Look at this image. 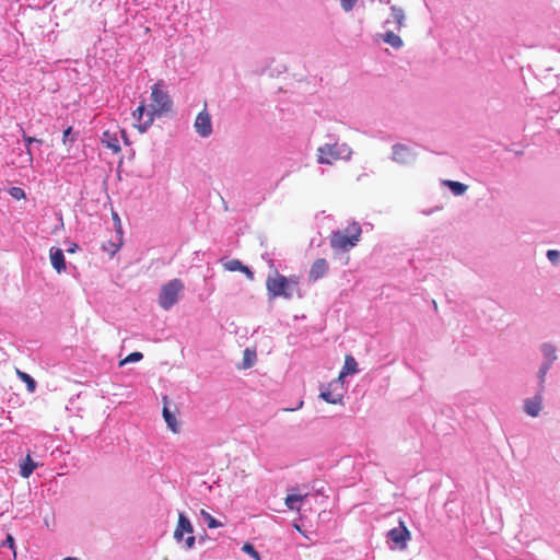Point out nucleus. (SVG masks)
<instances>
[{"instance_id":"nucleus-18","label":"nucleus","mask_w":560,"mask_h":560,"mask_svg":"<svg viewBox=\"0 0 560 560\" xmlns=\"http://www.w3.org/2000/svg\"><path fill=\"white\" fill-rule=\"evenodd\" d=\"M36 467L37 464L31 458L30 455H27L24 459V463L21 465L20 474L23 478H28Z\"/></svg>"},{"instance_id":"nucleus-7","label":"nucleus","mask_w":560,"mask_h":560,"mask_svg":"<svg viewBox=\"0 0 560 560\" xmlns=\"http://www.w3.org/2000/svg\"><path fill=\"white\" fill-rule=\"evenodd\" d=\"M387 535L389 539L400 549H405L407 541L410 539V532L402 522H400L398 527L392 528Z\"/></svg>"},{"instance_id":"nucleus-20","label":"nucleus","mask_w":560,"mask_h":560,"mask_svg":"<svg viewBox=\"0 0 560 560\" xmlns=\"http://www.w3.org/2000/svg\"><path fill=\"white\" fill-rule=\"evenodd\" d=\"M256 358H257L256 351L254 349L246 348L244 350V355H243V368L244 369L252 368L256 362Z\"/></svg>"},{"instance_id":"nucleus-6","label":"nucleus","mask_w":560,"mask_h":560,"mask_svg":"<svg viewBox=\"0 0 560 560\" xmlns=\"http://www.w3.org/2000/svg\"><path fill=\"white\" fill-rule=\"evenodd\" d=\"M317 162L320 164H332L341 159L343 151L335 144H325L317 149Z\"/></svg>"},{"instance_id":"nucleus-39","label":"nucleus","mask_w":560,"mask_h":560,"mask_svg":"<svg viewBox=\"0 0 560 560\" xmlns=\"http://www.w3.org/2000/svg\"><path fill=\"white\" fill-rule=\"evenodd\" d=\"M35 142H36V143L42 144V143H43V140H42V139H37V138H35Z\"/></svg>"},{"instance_id":"nucleus-5","label":"nucleus","mask_w":560,"mask_h":560,"mask_svg":"<svg viewBox=\"0 0 560 560\" xmlns=\"http://www.w3.org/2000/svg\"><path fill=\"white\" fill-rule=\"evenodd\" d=\"M188 536L185 539L186 549H192L195 547L196 537L194 536V527L190 521L186 517L184 513L178 514L177 525L174 530V539L177 542L183 541L184 535Z\"/></svg>"},{"instance_id":"nucleus-38","label":"nucleus","mask_w":560,"mask_h":560,"mask_svg":"<svg viewBox=\"0 0 560 560\" xmlns=\"http://www.w3.org/2000/svg\"><path fill=\"white\" fill-rule=\"evenodd\" d=\"M113 219L114 221H116L117 223H120V220H119V217L117 213H113Z\"/></svg>"},{"instance_id":"nucleus-28","label":"nucleus","mask_w":560,"mask_h":560,"mask_svg":"<svg viewBox=\"0 0 560 560\" xmlns=\"http://www.w3.org/2000/svg\"><path fill=\"white\" fill-rule=\"evenodd\" d=\"M142 358L143 354L141 352H132L119 362V366H122L127 363L138 362L142 360Z\"/></svg>"},{"instance_id":"nucleus-9","label":"nucleus","mask_w":560,"mask_h":560,"mask_svg":"<svg viewBox=\"0 0 560 560\" xmlns=\"http://www.w3.org/2000/svg\"><path fill=\"white\" fill-rule=\"evenodd\" d=\"M329 269V265L326 259L318 258L316 259L313 265L311 266L310 272H308V280L310 281H317L318 279L323 278Z\"/></svg>"},{"instance_id":"nucleus-22","label":"nucleus","mask_w":560,"mask_h":560,"mask_svg":"<svg viewBox=\"0 0 560 560\" xmlns=\"http://www.w3.org/2000/svg\"><path fill=\"white\" fill-rule=\"evenodd\" d=\"M383 39L385 43L389 44L394 48H399L402 46L401 38L398 35H396L394 32L389 31V32L385 33Z\"/></svg>"},{"instance_id":"nucleus-35","label":"nucleus","mask_w":560,"mask_h":560,"mask_svg":"<svg viewBox=\"0 0 560 560\" xmlns=\"http://www.w3.org/2000/svg\"><path fill=\"white\" fill-rule=\"evenodd\" d=\"M550 365H551V364H549V363H545V364L541 366V369H540V371H539V377H540L541 382H544L545 375H546L547 371L549 370Z\"/></svg>"},{"instance_id":"nucleus-14","label":"nucleus","mask_w":560,"mask_h":560,"mask_svg":"<svg viewBox=\"0 0 560 560\" xmlns=\"http://www.w3.org/2000/svg\"><path fill=\"white\" fill-rule=\"evenodd\" d=\"M102 143L114 153H118L120 151V144L116 132L105 130L102 135Z\"/></svg>"},{"instance_id":"nucleus-15","label":"nucleus","mask_w":560,"mask_h":560,"mask_svg":"<svg viewBox=\"0 0 560 560\" xmlns=\"http://www.w3.org/2000/svg\"><path fill=\"white\" fill-rule=\"evenodd\" d=\"M541 396L537 395L534 398H529L525 400V411L527 415L532 417L538 416L541 410Z\"/></svg>"},{"instance_id":"nucleus-29","label":"nucleus","mask_w":560,"mask_h":560,"mask_svg":"<svg viewBox=\"0 0 560 560\" xmlns=\"http://www.w3.org/2000/svg\"><path fill=\"white\" fill-rule=\"evenodd\" d=\"M201 515L203 516L205 521L207 522V525L209 528H217L222 525L220 522H218L211 514H209L205 510H201Z\"/></svg>"},{"instance_id":"nucleus-21","label":"nucleus","mask_w":560,"mask_h":560,"mask_svg":"<svg viewBox=\"0 0 560 560\" xmlns=\"http://www.w3.org/2000/svg\"><path fill=\"white\" fill-rule=\"evenodd\" d=\"M319 396L325 401H327L328 404H332V405L340 404L342 400L341 395H339V394L334 395L329 388L322 389Z\"/></svg>"},{"instance_id":"nucleus-26","label":"nucleus","mask_w":560,"mask_h":560,"mask_svg":"<svg viewBox=\"0 0 560 560\" xmlns=\"http://www.w3.org/2000/svg\"><path fill=\"white\" fill-rule=\"evenodd\" d=\"M22 137H23V140L26 145L27 160L32 164L33 163V153H32L30 145L35 142V137L27 136L23 130H22Z\"/></svg>"},{"instance_id":"nucleus-34","label":"nucleus","mask_w":560,"mask_h":560,"mask_svg":"<svg viewBox=\"0 0 560 560\" xmlns=\"http://www.w3.org/2000/svg\"><path fill=\"white\" fill-rule=\"evenodd\" d=\"M3 546H8L10 549L14 550V538L12 535H7Z\"/></svg>"},{"instance_id":"nucleus-37","label":"nucleus","mask_w":560,"mask_h":560,"mask_svg":"<svg viewBox=\"0 0 560 560\" xmlns=\"http://www.w3.org/2000/svg\"><path fill=\"white\" fill-rule=\"evenodd\" d=\"M78 248V245L75 243H72L70 247L67 249L68 253H74Z\"/></svg>"},{"instance_id":"nucleus-32","label":"nucleus","mask_w":560,"mask_h":560,"mask_svg":"<svg viewBox=\"0 0 560 560\" xmlns=\"http://www.w3.org/2000/svg\"><path fill=\"white\" fill-rule=\"evenodd\" d=\"M547 257L549 258V260L552 262V264H557L560 259V254L558 250H555V249H549L547 252Z\"/></svg>"},{"instance_id":"nucleus-10","label":"nucleus","mask_w":560,"mask_h":560,"mask_svg":"<svg viewBox=\"0 0 560 560\" xmlns=\"http://www.w3.org/2000/svg\"><path fill=\"white\" fill-rule=\"evenodd\" d=\"M163 402H164L163 411H162L163 418H164L167 427L170 428V430L173 433H177L179 431V424H178V421H177L175 415L168 408L167 396H163Z\"/></svg>"},{"instance_id":"nucleus-31","label":"nucleus","mask_w":560,"mask_h":560,"mask_svg":"<svg viewBox=\"0 0 560 560\" xmlns=\"http://www.w3.org/2000/svg\"><path fill=\"white\" fill-rule=\"evenodd\" d=\"M9 194L12 198L16 200L25 199V191L21 187H11Z\"/></svg>"},{"instance_id":"nucleus-33","label":"nucleus","mask_w":560,"mask_h":560,"mask_svg":"<svg viewBox=\"0 0 560 560\" xmlns=\"http://www.w3.org/2000/svg\"><path fill=\"white\" fill-rule=\"evenodd\" d=\"M358 0H340L341 7L345 11H350L355 5Z\"/></svg>"},{"instance_id":"nucleus-27","label":"nucleus","mask_w":560,"mask_h":560,"mask_svg":"<svg viewBox=\"0 0 560 560\" xmlns=\"http://www.w3.org/2000/svg\"><path fill=\"white\" fill-rule=\"evenodd\" d=\"M542 352L547 358L549 364H551L556 359V349L550 345H544Z\"/></svg>"},{"instance_id":"nucleus-1","label":"nucleus","mask_w":560,"mask_h":560,"mask_svg":"<svg viewBox=\"0 0 560 560\" xmlns=\"http://www.w3.org/2000/svg\"><path fill=\"white\" fill-rule=\"evenodd\" d=\"M150 110L147 113V119L139 126V130L144 132L154 120V116H162L172 109V100L168 94L162 90L160 82L152 86Z\"/></svg>"},{"instance_id":"nucleus-19","label":"nucleus","mask_w":560,"mask_h":560,"mask_svg":"<svg viewBox=\"0 0 560 560\" xmlns=\"http://www.w3.org/2000/svg\"><path fill=\"white\" fill-rule=\"evenodd\" d=\"M15 373H16L18 377L26 384L27 390L30 393H34L36 389L35 380L31 375H28L27 373H25L19 369L15 370Z\"/></svg>"},{"instance_id":"nucleus-30","label":"nucleus","mask_w":560,"mask_h":560,"mask_svg":"<svg viewBox=\"0 0 560 560\" xmlns=\"http://www.w3.org/2000/svg\"><path fill=\"white\" fill-rule=\"evenodd\" d=\"M242 550L249 555L254 560H261L259 553L256 551L254 546L249 542L243 545Z\"/></svg>"},{"instance_id":"nucleus-36","label":"nucleus","mask_w":560,"mask_h":560,"mask_svg":"<svg viewBox=\"0 0 560 560\" xmlns=\"http://www.w3.org/2000/svg\"><path fill=\"white\" fill-rule=\"evenodd\" d=\"M72 132V127H68L65 131H63V137H62V141L63 143L67 142L68 140V137L71 135Z\"/></svg>"},{"instance_id":"nucleus-2","label":"nucleus","mask_w":560,"mask_h":560,"mask_svg":"<svg viewBox=\"0 0 560 560\" xmlns=\"http://www.w3.org/2000/svg\"><path fill=\"white\" fill-rule=\"evenodd\" d=\"M361 234V225L358 222H351L343 231H336L330 234V246L338 252H348L358 244Z\"/></svg>"},{"instance_id":"nucleus-11","label":"nucleus","mask_w":560,"mask_h":560,"mask_svg":"<svg viewBox=\"0 0 560 560\" xmlns=\"http://www.w3.org/2000/svg\"><path fill=\"white\" fill-rule=\"evenodd\" d=\"M412 152L411 150L404 145V144H395L393 147V159L398 163H409L412 160Z\"/></svg>"},{"instance_id":"nucleus-13","label":"nucleus","mask_w":560,"mask_h":560,"mask_svg":"<svg viewBox=\"0 0 560 560\" xmlns=\"http://www.w3.org/2000/svg\"><path fill=\"white\" fill-rule=\"evenodd\" d=\"M223 267L228 271H240L243 272L248 280L254 279L253 271L238 259H231L223 264Z\"/></svg>"},{"instance_id":"nucleus-24","label":"nucleus","mask_w":560,"mask_h":560,"mask_svg":"<svg viewBox=\"0 0 560 560\" xmlns=\"http://www.w3.org/2000/svg\"><path fill=\"white\" fill-rule=\"evenodd\" d=\"M392 16L394 22L396 23L397 27L400 28L404 24L405 14L402 9L397 8L395 5L390 7Z\"/></svg>"},{"instance_id":"nucleus-4","label":"nucleus","mask_w":560,"mask_h":560,"mask_svg":"<svg viewBox=\"0 0 560 560\" xmlns=\"http://www.w3.org/2000/svg\"><path fill=\"white\" fill-rule=\"evenodd\" d=\"M184 290V283L180 279H173L163 284L159 295V305L167 311L179 300Z\"/></svg>"},{"instance_id":"nucleus-40","label":"nucleus","mask_w":560,"mask_h":560,"mask_svg":"<svg viewBox=\"0 0 560 560\" xmlns=\"http://www.w3.org/2000/svg\"><path fill=\"white\" fill-rule=\"evenodd\" d=\"M65 560H77V558H66Z\"/></svg>"},{"instance_id":"nucleus-25","label":"nucleus","mask_w":560,"mask_h":560,"mask_svg":"<svg viewBox=\"0 0 560 560\" xmlns=\"http://www.w3.org/2000/svg\"><path fill=\"white\" fill-rule=\"evenodd\" d=\"M445 184L451 188L454 195L460 196L467 190V186L459 182L446 180Z\"/></svg>"},{"instance_id":"nucleus-8","label":"nucleus","mask_w":560,"mask_h":560,"mask_svg":"<svg viewBox=\"0 0 560 560\" xmlns=\"http://www.w3.org/2000/svg\"><path fill=\"white\" fill-rule=\"evenodd\" d=\"M195 129L197 133L203 138L209 137L212 132L211 117L209 113L203 109L200 112L195 120Z\"/></svg>"},{"instance_id":"nucleus-23","label":"nucleus","mask_w":560,"mask_h":560,"mask_svg":"<svg viewBox=\"0 0 560 560\" xmlns=\"http://www.w3.org/2000/svg\"><path fill=\"white\" fill-rule=\"evenodd\" d=\"M147 113L144 103H141L132 113L133 118L138 121V128L147 119Z\"/></svg>"},{"instance_id":"nucleus-17","label":"nucleus","mask_w":560,"mask_h":560,"mask_svg":"<svg viewBox=\"0 0 560 560\" xmlns=\"http://www.w3.org/2000/svg\"><path fill=\"white\" fill-rule=\"evenodd\" d=\"M358 372V363L352 355H346L345 359V365L342 368V371L339 374V378L349 375L354 374Z\"/></svg>"},{"instance_id":"nucleus-16","label":"nucleus","mask_w":560,"mask_h":560,"mask_svg":"<svg viewBox=\"0 0 560 560\" xmlns=\"http://www.w3.org/2000/svg\"><path fill=\"white\" fill-rule=\"evenodd\" d=\"M292 491H294V490L292 489ZM306 497H307V493L300 494V493L292 492L287 495L284 503L289 510L300 511V506L298 505V503H301Z\"/></svg>"},{"instance_id":"nucleus-3","label":"nucleus","mask_w":560,"mask_h":560,"mask_svg":"<svg viewBox=\"0 0 560 560\" xmlns=\"http://www.w3.org/2000/svg\"><path fill=\"white\" fill-rule=\"evenodd\" d=\"M298 278H287L283 275H280L278 271H276L272 276H269L266 281L268 296L271 300L279 296L291 299L293 296V290L298 288Z\"/></svg>"},{"instance_id":"nucleus-12","label":"nucleus","mask_w":560,"mask_h":560,"mask_svg":"<svg viewBox=\"0 0 560 560\" xmlns=\"http://www.w3.org/2000/svg\"><path fill=\"white\" fill-rule=\"evenodd\" d=\"M50 261L54 269L61 273L66 270L63 252L60 248L51 247L49 250Z\"/></svg>"}]
</instances>
